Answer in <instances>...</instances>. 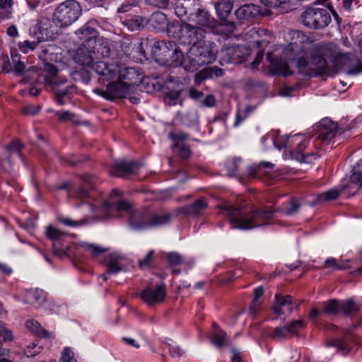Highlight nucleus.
<instances>
[{
    "mask_svg": "<svg viewBox=\"0 0 362 362\" xmlns=\"http://www.w3.org/2000/svg\"><path fill=\"white\" fill-rule=\"evenodd\" d=\"M41 350V346H38L35 343H32L25 349V354L27 357H33L40 354Z\"/></svg>",
    "mask_w": 362,
    "mask_h": 362,
    "instance_id": "55",
    "label": "nucleus"
},
{
    "mask_svg": "<svg viewBox=\"0 0 362 362\" xmlns=\"http://www.w3.org/2000/svg\"><path fill=\"white\" fill-rule=\"evenodd\" d=\"M330 346L337 347L343 354H346L348 353L347 346L346 343L340 339H334L330 342Z\"/></svg>",
    "mask_w": 362,
    "mask_h": 362,
    "instance_id": "63",
    "label": "nucleus"
},
{
    "mask_svg": "<svg viewBox=\"0 0 362 362\" xmlns=\"http://www.w3.org/2000/svg\"><path fill=\"white\" fill-rule=\"evenodd\" d=\"M333 62L338 69H344L348 75H356L362 71L359 60L352 54L334 52Z\"/></svg>",
    "mask_w": 362,
    "mask_h": 362,
    "instance_id": "7",
    "label": "nucleus"
},
{
    "mask_svg": "<svg viewBox=\"0 0 362 362\" xmlns=\"http://www.w3.org/2000/svg\"><path fill=\"white\" fill-rule=\"evenodd\" d=\"M189 95L194 100L202 103L204 93L194 88H191L189 91Z\"/></svg>",
    "mask_w": 362,
    "mask_h": 362,
    "instance_id": "64",
    "label": "nucleus"
},
{
    "mask_svg": "<svg viewBox=\"0 0 362 362\" xmlns=\"http://www.w3.org/2000/svg\"><path fill=\"white\" fill-rule=\"evenodd\" d=\"M45 71L50 75L46 76L45 78V81H46V78H62L61 77L57 76L58 73V69L55 66L52 64L47 63L45 64Z\"/></svg>",
    "mask_w": 362,
    "mask_h": 362,
    "instance_id": "59",
    "label": "nucleus"
},
{
    "mask_svg": "<svg viewBox=\"0 0 362 362\" xmlns=\"http://www.w3.org/2000/svg\"><path fill=\"white\" fill-rule=\"evenodd\" d=\"M180 90H172L168 92L165 97V103L169 105H175V101L180 97Z\"/></svg>",
    "mask_w": 362,
    "mask_h": 362,
    "instance_id": "54",
    "label": "nucleus"
},
{
    "mask_svg": "<svg viewBox=\"0 0 362 362\" xmlns=\"http://www.w3.org/2000/svg\"><path fill=\"white\" fill-rule=\"evenodd\" d=\"M175 148H178L179 151L178 153L180 158L183 159L188 158L191 156V150L189 146L185 144H181L180 146H174Z\"/></svg>",
    "mask_w": 362,
    "mask_h": 362,
    "instance_id": "61",
    "label": "nucleus"
},
{
    "mask_svg": "<svg viewBox=\"0 0 362 362\" xmlns=\"http://www.w3.org/2000/svg\"><path fill=\"white\" fill-rule=\"evenodd\" d=\"M182 122L186 125H192L197 122V117L195 113L187 112L182 117Z\"/></svg>",
    "mask_w": 362,
    "mask_h": 362,
    "instance_id": "62",
    "label": "nucleus"
},
{
    "mask_svg": "<svg viewBox=\"0 0 362 362\" xmlns=\"http://www.w3.org/2000/svg\"><path fill=\"white\" fill-rule=\"evenodd\" d=\"M268 336L274 341H280L281 340L287 339L288 332L286 327H276L275 328H273L269 332Z\"/></svg>",
    "mask_w": 362,
    "mask_h": 362,
    "instance_id": "40",
    "label": "nucleus"
},
{
    "mask_svg": "<svg viewBox=\"0 0 362 362\" xmlns=\"http://www.w3.org/2000/svg\"><path fill=\"white\" fill-rule=\"evenodd\" d=\"M226 333L221 330L217 329L214 331L211 336V341L214 345L218 348H221L226 343Z\"/></svg>",
    "mask_w": 362,
    "mask_h": 362,
    "instance_id": "38",
    "label": "nucleus"
},
{
    "mask_svg": "<svg viewBox=\"0 0 362 362\" xmlns=\"http://www.w3.org/2000/svg\"><path fill=\"white\" fill-rule=\"evenodd\" d=\"M169 137L173 141L174 146H180L181 144H184V141L188 139V134L183 132H170L169 134Z\"/></svg>",
    "mask_w": 362,
    "mask_h": 362,
    "instance_id": "52",
    "label": "nucleus"
},
{
    "mask_svg": "<svg viewBox=\"0 0 362 362\" xmlns=\"http://www.w3.org/2000/svg\"><path fill=\"white\" fill-rule=\"evenodd\" d=\"M13 339L12 333L4 326L0 325V356L4 354L1 350V344L4 341H11Z\"/></svg>",
    "mask_w": 362,
    "mask_h": 362,
    "instance_id": "49",
    "label": "nucleus"
},
{
    "mask_svg": "<svg viewBox=\"0 0 362 362\" xmlns=\"http://www.w3.org/2000/svg\"><path fill=\"white\" fill-rule=\"evenodd\" d=\"M216 10L221 18H226L233 8V4L230 0H222L216 4Z\"/></svg>",
    "mask_w": 362,
    "mask_h": 362,
    "instance_id": "34",
    "label": "nucleus"
},
{
    "mask_svg": "<svg viewBox=\"0 0 362 362\" xmlns=\"http://www.w3.org/2000/svg\"><path fill=\"white\" fill-rule=\"evenodd\" d=\"M82 185L79 187L76 191V197L77 199L81 200V203L86 204L84 201L90 197V190L93 189L95 185V179L90 175H84L81 177Z\"/></svg>",
    "mask_w": 362,
    "mask_h": 362,
    "instance_id": "20",
    "label": "nucleus"
},
{
    "mask_svg": "<svg viewBox=\"0 0 362 362\" xmlns=\"http://www.w3.org/2000/svg\"><path fill=\"white\" fill-rule=\"evenodd\" d=\"M172 215L170 213H153L151 212L150 228H156L163 226L170 221Z\"/></svg>",
    "mask_w": 362,
    "mask_h": 362,
    "instance_id": "32",
    "label": "nucleus"
},
{
    "mask_svg": "<svg viewBox=\"0 0 362 362\" xmlns=\"http://www.w3.org/2000/svg\"><path fill=\"white\" fill-rule=\"evenodd\" d=\"M168 264L171 267L179 266L182 264L184 259L182 255L175 252H171L166 255Z\"/></svg>",
    "mask_w": 362,
    "mask_h": 362,
    "instance_id": "47",
    "label": "nucleus"
},
{
    "mask_svg": "<svg viewBox=\"0 0 362 362\" xmlns=\"http://www.w3.org/2000/svg\"><path fill=\"white\" fill-rule=\"evenodd\" d=\"M305 36L298 31L293 33V41L285 49L287 54L289 52L295 57L291 58V63L293 65L299 75L303 78L311 77L325 73L327 62L320 55L308 54L304 52L302 40Z\"/></svg>",
    "mask_w": 362,
    "mask_h": 362,
    "instance_id": "1",
    "label": "nucleus"
},
{
    "mask_svg": "<svg viewBox=\"0 0 362 362\" xmlns=\"http://www.w3.org/2000/svg\"><path fill=\"white\" fill-rule=\"evenodd\" d=\"M11 59L13 66L14 71L16 74H21L24 71L25 66V64L19 60V54L11 52Z\"/></svg>",
    "mask_w": 362,
    "mask_h": 362,
    "instance_id": "48",
    "label": "nucleus"
},
{
    "mask_svg": "<svg viewBox=\"0 0 362 362\" xmlns=\"http://www.w3.org/2000/svg\"><path fill=\"white\" fill-rule=\"evenodd\" d=\"M340 194V191L337 189H331L325 192L317 194V202H323L336 199Z\"/></svg>",
    "mask_w": 362,
    "mask_h": 362,
    "instance_id": "42",
    "label": "nucleus"
},
{
    "mask_svg": "<svg viewBox=\"0 0 362 362\" xmlns=\"http://www.w3.org/2000/svg\"><path fill=\"white\" fill-rule=\"evenodd\" d=\"M175 43L171 41L159 40L154 43L152 52L156 56L169 57L173 49L175 47Z\"/></svg>",
    "mask_w": 362,
    "mask_h": 362,
    "instance_id": "27",
    "label": "nucleus"
},
{
    "mask_svg": "<svg viewBox=\"0 0 362 362\" xmlns=\"http://www.w3.org/2000/svg\"><path fill=\"white\" fill-rule=\"evenodd\" d=\"M45 234L47 238L52 241L62 240V239L65 236V233L64 232L51 226L46 228Z\"/></svg>",
    "mask_w": 362,
    "mask_h": 362,
    "instance_id": "43",
    "label": "nucleus"
},
{
    "mask_svg": "<svg viewBox=\"0 0 362 362\" xmlns=\"http://www.w3.org/2000/svg\"><path fill=\"white\" fill-rule=\"evenodd\" d=\"M240 158H233L226 162V166L230 175H235L238 168V165L240 164Z\"/></svg>",
    "mask_w": 362,
    "mask_h": 362,
    "instance_id": "56",
    "label": "nucleus"
},
{
    "mask_svg": "<svg viewBox=\"0 0 362 362\" xmlns=\"http://www.w3.org/2000/svg\"><path fill=\"white\" fill-rule=\"evenodd\" d=\"M59 221L64 225H66V226H70V227H78V226H82L84 223L83 221H74L69 217H59Z\"/></svg>",
    "mask_w": 362,
    "mask_h": 362,
    "instance_id": "60",
    "label": "nucleus"
},
{
    "mask_svg": "<svg viewBox=\"0 0 362 362\" xmlns=\"http://www.w3.org/2000/svg\"><path fill=\"white\" fill-rule=\"evenodd\" d=\"M171 61L174 63L175 66H182L185 67V58L183 52L177 48V45L174 49H173L170 56Z\"/></svg>",
    "mask_w": 362,
    "mask_h": 362,
    "instance_id": "39",
    "label": "nucleus"
},
{
    "mask_svg": "<svg viewBox=\"0 0 362 362\" xmlns=\"http://www.w3.org/2000/svg\"><path fill=\"white\" fill-rule=\"evenodd\" d=\"M147 21L142 17L136 16L126 21V25L132 30H141L146 24Z\"/></svg>",
    "mask_w": 362,
    "mask_h": 362,
    "instance_id": "41",
    "label": "nucleus"
},
{
    "mask_svg": "<svg viewBox=\"0 0 362 362\" xmlns=\"http://www.w3.org/2000/svg\"><path fill=\"white\" fill-rule=\"evenodd\" d=\"M209 71L206 70V68L203 69L202 71L197 72L194 75V83L197 85L201 84L204 80L210 78Z\"/></svg>",
    "mask_w": 362,
    "mask_h": 362,
    "instance_id": "57",
    "label": "nucleus"
},
{
    "mask_svg": "<svg viewBox=\"0 0 362 362\" xmlns=\"http://www.w3.org/2000/svg\"><path fill=\"white\" fill-rule=\"evenodd\" d=\"M105 266L106 272L100 276L104 281L107 280V275L117 274L122 271L121 258L115 254H110L106 257Z\"/></svg>",
    "mask_w": 362,
    "mask_h": 362,
    "instance_id": "23",
    "label": "nucleus"
},
{
    "mask_svg": "<svg viewBox=\"0 0 362 362\" xmlns=\"http://www.w3.org/2000/svg\"><path fill=\"white\" fill-rule=\"evenodd\" d=\"M45 23L42 20H39L36 25L30 30L32 35L37 38L38 42L45 41L47 35L45 34V28H43Z\"/></svg>",
    "mask_w": 362,
    "mask_h": 362,
    "instance_id": "37",
    "label": "nucleus"
},
{
    "mask_svg": "<svg viewBox=\"0 0 362 362\" xmlns=\"http://www.w3.org/2000/svg\"><path fill=\"white\" fill-rule=\"evenodd\" d=\"M66 82L65 78H46V84L51 87L54 93L57 103L61 105L64 104V98H69L76 88L74 85L63 87Z\"/></svg>",
    "mask_w": 362,
    "mask_h": 362,
    "instance_id": "11",
    "label": "nucleus"
},
{
    "mask_svg": "<svg viewBox=\"0 0 362 362\" xmlns=\"http://www.w3.org/2000/svg\"><path fill=\"white\" fill-rule=\"evenodd\" d=\"M266 58L276 73L284 76H288L292 74L289 66L285 61L275 58L271 52L267 54Z\"/></svg>",
    "mask_w": 362,
    "mask_h": 362,
    "instance_id": "25",
    "label": "nucleus"
},
{
    "mask_svg": "<svg viewBox=\"0 0 362 362\" xmlns=\"http://www.w3.org/2000/svg\"><path fill=\"white\" fill-rule=\"evenodd\" d=\"M96 25V21H90L76 31V35L82 42V44H87V46L95 47L94 45L98 37Z\"/></svg>",
    "mask_w": 362,
    "mask_h": 362,
    "instance_id": "14",
    "label": "nucleus"
},
{
    "mask_svg": "<svg viewBox=\"0 0 362 362\" xmlns=\"http://www.w3.org/2000/svg\"><path fill=\"white\" fill-rule=\"evenodd\" d=\"M147 22L156 32L168 30L170 26L167 16L160 11L153 13Z\"/></svg>",
    "mask_w": 362,
    "mask_h": 362,
    "instance_id": "22",
    "label": "nucleus"
},
{
    "mask_svg": "<svg viewBox=\"0 0 362 362\" xmlns=\"http://www.w3.org/2000/svg\"><path fill=\"white\" fill-rule=\"evenodd\" d=\"M327 124L331 125V129H319L318 131V138L320 139L322 141H329L336 134L337 125V124L334 123L331 119L328 118L322 119L320 121V125L321 126H327Z\"/></svg>",
    "mask_w": 362,
    "mask_h": 362,
    "instance_id": "26",
    "label": "nucleus"
},
{
    "mask_svg": "<svg viewBox=\"0 0 362 362\" xmlns=\"http://www.w3.org/2000/svg\"><path fill=\"white\" fill-rule=\"evenodd\" d=\"M219 207L222 214L228 218L231 228L240 230H250L267 224L276 211L271 207L259 209L255 206L247 211L229 204L220 205Z\"/></svg>",
    "mask_w": 362,
    "mask_h": 362,
    "instance_id": "2",
    "label": "nucleus"
},
{
    "mask_svg": "<svg viewBox=\"0 0 362 362\" xmlns=\"http://www.w3.org/2000/svg\"><path fill=\"white\" fill-rule=\"evenodd\" d=\"M290 207L284 211L285 214L288 216H293L298 213L300 206L301 203L300 199L296 198H293L290 201Z\"/></svg>",
    "mask_w": 362,
    "mask_h": 362,
    "instance_id": "50",
    "label": "nucleus"
},
{
    "mask_svg": "<svg viewBox=\"0 0 362 362\" xmlns=\"http://www.w3.org/2000/svg\"><path fill=\"white\" fill-rule=\"evenodd\" d=\"M298 142V146L291 151V158L300 163H310L317 158L316 153H306L305 148L308 145V141L303 139L300 135H295L292 137V141Z\"/></svg>",
    "mask_w": 362,
    "mask_h": 362,
    "instance_id": "13",
    "label": "nucleus"
},
{
    "mask_svg": "<svg viewBox=\"0 0 362 362\" xmlns=\"http://www.w3.org/2000/svg\"><path fill=\"white\" fill-rule=\"evenodd\" d=\"M260 13V7L252 4H245L239 7L235 11L237 18L240 21H252Z\"/></svg>",
    "mask_w": 362,
    "mask_h": 362,
    "instance_id": "21",
    "label": "nucleus"
},
{
    "mask_svg": "<svg viewBox=\"0 0 362 362\" xmlns=\"http://www.w3.org/2000/svg\"><path fill=\"white\" fill-rule=\"evenodd\" d=\"M25 327L31 333L38 337L45 339H50L52 337V334L45 329L41 325L35 320L32 319L27 320L25 322Z\"/></svg>",
    "mask_w": 362,
    "mask_h": 362,
    "instance_id": "29",
    "label": "nucleus"
},
{
    "mask_svg": "<svg viewBox=\"0 0 362 362\" xmlns=\"http://www.w3.org/2000/svg\"><path fill=\"white\" fill-rule=\"evenodd\" d=\"M97 58L95 47L87 46V44H81L74 56L76 63L85 66L93 65Z\"/></svg>",
    "mask_w": 362,
    "mask_h": 362,
    "instance_id": "16",
    "label": "nucleus"
},
{
    "mask_svg": "<svg viewBox=\"0 0 362 362\" xmlns=\"http://www.w3.org/2000/svg\"><path fill=\"white\" fill-rule=\"evenodd\" d=\"M80 4L76 0L61 3L53 14V21L60 27H66L75 22L81 14Z\"/></svg>",
    "mask_w": 362,
    "mask_h": 362,
    "instance_id": "5",
    "label": "nucleus"
},
{
    "mask_svg": "<svg viewBox=\"0 0 362 362\" xmlns=\"http://www.w3.org/2000/svg\"><path fill=\"white\" fill-rule=\"evenodd\" d=\"M151 212L148 210L137 211L132 213L129 218V224L136 230H144L150 228Z\"/></svg>",
    "mask_w": 362,
    "mask_h": 362,
    "instance_id": "18",
    "label": "nucleus"
},
{
    "mask_svg": "<svg viewBox=\"0 0 362 362\" xmlns=\"http://www.w3.org/2000/svg\"><path fill=\"white\" fill-rule=\"evenodd\" d=\"M60 362H76V360L74 358V354L70 348L66 347L62 351Z\"/></svg>",
    "mask_w": 362,
    "mask_h": 362,
    "instance_id": "53",
    "label": "nucleus"
},
{
    "mask_svg": "<svg viewBox=\"0 0 362 362\" xmlns=\"http://www.w3.org/2000/svg\"><path fill=\"white\" fill-rule=\"evenodd\" d=\"M340 309L346 316H349L357 313L359 310L360 307L353 300L348 299L344 300L340 305Z\"/></svg>",
    "mask_w": 362,
    "mask_h": 362,
    "instance_id": "36",
    "label": "nucleus"
},
{
    "mask_svg": "<svg viewBox=\"0 0 362 362\" xmlns=\"http://www.w3.org/2000/svg\"><path fill=\"white\" fill-rule=\"evenodd\" d=\"M140 166L138 162L134 160H119L111 165L110 173L112 176L127 177L136 174Z\"/></svg>",
    "mask_w": 362,
    "mask_h": 362,
    "instance_id": "12",
    "label": "nucleus"
},
{
    "mask_svg": "<svg viewBox=\"0 0 362 362\" xmlns=\"http://www.w3.org/2000/svg\"><path fill=\"white\" fill-rule=\"evenodd\" d=\"M292 304V296L287 295L282 296L280 294L275 295V303L272 307L273 311L277 315H282L284 313L283 308L288 307L291 310V305Z\"/></svg>",
    "mask_w": 362,
    "mask_h": 362,
    "instance_id": "31",
    "label": "nucleus"
},
{
    "mask_svg": "<svg viewBox=\"0 0 362 362\" xmlns=\"http://www.w3.org/2000/svg\"><path fill=\"white\" fill-rule=\"evenodd\" d=\"M166 295L164 285L157 286L156 288H146L141 293V298L148 305H153L161 303Z\"/></svg>",
    "mask_w": 362,
    "mask_h": 362,
    "instance_id": "17",
    "label": "nucleus"
},
{
    "mask_svg": "<svg viewBox=\"0 0 362 362\" xmlns=\"http://www.w3.org/2000/svg\"><path fill=\"white\" fill-rule=\"evenodd\" d=\"M322 305V313L325 314L336 315L340 310V305L337 299L325 301Z\"/></svg>",
    "mask_w": 362,
    "mask_h": 362,
    "instance_id": "35",
    "label": "nucleus"
},
{
    "mask_svg": "<svg viewBox=\"0 0 362 362\" xmlns=\"http://www.w3.org/2000/svg\"><path fill=\"white\" fill-rule=\"evenodd\" d=\"M214 43L199 41L192 45L187 52L185 69L193 72L199 67L212 63L216 55Z\"/></svg>",
    "mask_w": 362,
    "mask_h": 362,
    "instance_id": "3",
    "label": "nucleus"
},
{
    "mask_svg": "<svg viewBox=\"0 0 362 362\" xmlns=\"http://www.w3.org/2000/svg\"><path fill=\"white\" fill-rule=\"evenodd\" d=\"M117 77H118V79L122 81L125 86H128L132 92L134 86H138L143 80V74L134 67L119 68Z\"/></svg>",
    "mask_w": 362,
    "mask_h": 362,
    "instance_id": "15",
    "label": "nucleus"
},
{
    "mask_svg": "<svg viewBox=\"0 0 362 362\" xmlns=\"http://www.w3.org/2000/svg\"><path fill=\"white\" fill-rule=\"evenodd\" d=\"M207 207V204L204 199H197L190 205L185 206L179 209V212L183 214L192 216L199 215Z\"/></svg>",
    "mask_w": 362,
    "mask_h": 362,
    "instance_id": "28",
    "label": "nucleus"
},
{
    "mask_svg": "<svg viewBox=\"0 0 362 362\" xmlns=\"http://www.w3.org/2000/svg\"><path fill=\"white\" fill-rule=\"evenodd\" d=\"M71 75L74 81H81L83 83H88L90 80V72L85 69L75 71L72 72Z\"/></svg>",
    "mask_w": 362,
    "mask_h": 362,
    "instance_id": "44",
    "label": "nucleus"
},
{
    "mask_svg": "<svg viewBox=\"0 0 362 362\" xmlns=\"http://www.w3.org/2000/svg\"><path fill=\"white\" fill-rule=\"evenodd\" d=\"M93 92L107 100H114L125 98L132 91L128 86H125L118 79L117 81L108 83L106 89L95 88Z\"/></svg>",
    "mask_w": 362,
    "mask_h": 362,
    "instance_id": "9",
    "label": "nucleus"
},
{
    "mask_svg": "<svg viewBox=\"0 0 362 362\" xmlns=\"http://www.w3.org/2000/svg\"><path fill=\"white\" fill-rule=\"evenodd\" d=\"M300 17L303 25L313 29L324 28L331 21L330 14L327 9L312 6L307 7Z\"/></svg>",
    "mask_w": 362,
    "mask_h": 362,
    "instance_id": "6",
    "label": "nucleus"
},
{
    "mask_svg": "<svg viewBox=\"0 0 362 362\" xmlns=\"http://www.w3.org/2000/svg\"><path fill=\"white\" fill-rule=\"evenodd\" d=\"M93 70L103 80L108 81L116 78L119 71V67L115 64H107L103 61L95 60L90 66Z\"/></svg>",
    "mask_w": 362,
    "mask_h": 362,
    "instance_id": "19",
    "label": "nucleus"
},
{
    "mask_svg": "<svg viewBox=\"0 0 362 362\" xmlns=\"http://www.w3.org/2000/svg\"><path fill=\"white\" fill-rule=\"evenodd\" d=\"M94 46L96 56L98 57L97 60L107 58L110 55L111 49L107 41L103 40L99 43L96 42Z\"/></svg>",
    "mask_w": 362,
    "mask_h": 362,
    "instance_id": "33",
    "label": "nucleus"
},
{
    "mask_svg": "<svg viewBox=\"0 0 362 362\" xmlns=\"http://www.w3.org/2000/svg\"><path fill=\"white\" fill-rule=\"evenodd\" d=\"M304 327V322L301 320H293L286 324V328L287 332L296 333L299 329Z\"/></svg>",
    "mask_w": 362,
    "mask_h": 362,
    "instance_id": "51",
    "label": "nucleus"
},
{
    "mask_svg": "<svg viewBox=\"0 0 362 362\" xmlns=\"http://www.w3.org/2000/svg\"><path fill=\"white\" fill-rule=\"evenodd\" d=\"M197 23L199 26L209 27L211 24L210 16L207 11L199 9L197 13Z\"/></svg>",
    "mask_w": 362,
    "mask_h": 362,
    "instance_id": "46",
    "label": "nucleus"
},
{
    "mask_svg": "<svg viewBox=\"0 0 362 362\" xmlns=\"http://www.w3.org/2000/svg\"><path fill=\"white\" fill-rule=\"evenodd\" d=\"M22 145L18 140H15L11 143L4 146V155L0 156V169L5 173H10L13 168L12 157L13 156H21Z\"/></svg>",
    "mask_w": 362,
    "mask_h": 362,
    "instance_id": "10",
    "label": "nucleus"
},
{
    "mask_svg": "<svg viewBox=\"0 0 362 362\" xmlns=\"http://www.w3.org/2000/svg\"><path fill=\"white\" fill-rule=\"evenodd\" d=\"M39 42H30L28 40H25L23 42H20L18 44L19 49L23 53H28L29 50H33L36 47Z\"/></svg>",
    "mask_w": 362,
    "mask_h": 362,
    "instance_id": "58",
    "label": "nucleus"
},
{
    "mask_svg": "<svg viewBox=\"0 0 362 362\" xmlns=\"http://www.w3.org/2000/svg\"><path fill=\"white\" fill-rule=\"evenodd\" d=\"M107 250L99 245L88 243L86 242L78 243L76 245V256L78 255L81 252H86L89 254L93 258L99 257L101 254L105 253Z\"/></svg>",
    "mask_w": 362,
    "mask_h": 362,
    "instance_id": "24",
    "label": "nucleus"
},
{
    "mask_svg": "<svg viewBox=\"0 0 362 362\" xmlns=\"http://www.w3.org/2000/svg\"><path fill=\"white\" fill-rule=\"evenodd\" d=\"M250 54V49L243 45L226 47L221 50L220 62L224 64H240Z\"/></svg>",
    "mask_w": 362,
    "mask_h": 362,
    "instance_id": "8",
    "label": "nucleus"
},
{
    "mask_svg": "<svg viewBox=\"0 0 362 362\" xmlns=\"http://www.w3.org/2000/svg\"><path fill=\"white\" fill-rule=\"evenodd\" d=\"M205 31L199 26L187 23L173 22L168 28L169 37L179 40L182 44L194 45L199 41H205Z\"/></svg>",
    "mask_w": 362,
    "mask_h": 362,
    "instance_id": "4",
    "label": "nucleus"
},
{
    "mask_svg": "<svg viewBox=\"0 0 362 362\" xmlns=\"http://www.w3.org/2000/svg\"><path fill=\"white\" fill-rule=\"evenodd\" d=\"M69 246H64L61 240L52 241V251L54 255L64 257L68 255Z\"/></svg>",
    "mask_w": 362,
    "mask_h": 362,
    "instance_id": "45",
    "label": "nucleus"
},
{
    "mask_svg": "<svg viewBox=\"0 0 362 362\" xmlns=\"http://www.w3.org/2000/svg\"><path fill=\"white\" fill-rule=\"evenodd\" d=\"M45 299V294L42 290H29L25 293L23 302L25 304L37 305L42 303Z\"/></svg>",
    "mask_w": 362,
    "mask_h": 362,
    "instance_id": "30",
    "label": "nucleus"
}]
</instances>
